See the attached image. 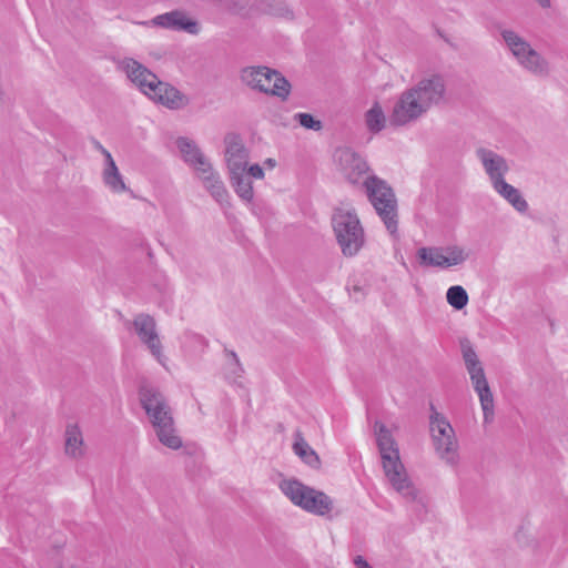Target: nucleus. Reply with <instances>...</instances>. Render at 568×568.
Returning <instances> with one entry per match:
<instances>
[{
  "mask_svg": "<svg viewBox=\"0 0 568 568\" xmlns=\"http://www.w3.org/2000/svg\"><path fill=\"white\" fill-rule=\"evenodd\" d=\"M382 466L390 486L406 500L425 506V498L410 480L399 457L397 443L386 426L376 422L374 425Z\"/></svg>",
  "mask_w": 568,
  "mask_h": 568,
  "instance_id": "obj_1",
  "label": "nucleus"
},
{
  "mask_svg": "<svg viewBox=\"0 0 568 568\" xmlns=\"http://www.w3.org/2000/svg\"><path fill=\"white\" fill-rule=\"evenodd\" d=\"M140 402L144 408L159 442L170 449L182 447V438L179 436L171 407L164 396L154 387L142 386L140 389Z\"/></svg>",
  "mask_w": 568,
  "mask_h": 568,
  "instance_id": "obj_2",
  "label": "nucleus"
},
{
  "mask_svg": "<svg viewBox=\"0 0 568 568\" xmlns=\"http://www.w3.org/2000/svg\"><path fill=\"white\" fill-rule=\"evenodd\" d=\"M499 34L505 48L521 70L537 78L549 77V61L526 38L510 28H500Z\"/></svg>",
  "mask_w": 568,
  "mask_h": 568,
  "instance_id": "obj_3",
  "label": "nucleus"
},
{
  "mask_svg": "<svg viewBox=\"0 0 568 568\" xmlns=\"http://www.w3.org/2000/svg\"><path fill=\"white\" fill-rule=\"evenodd\" d=\"M333 231L345 256H355L365 243V233L354 207L341 205L332 216Z\"/></svg>",
  "mask_w": 568,
  "mask_h": 568,
  "instance_id": "obj_4",
  "label": "nucleus"
},
{
  "mask_svg": "<svg viewBox=\"0 0 568 568\" xmlns=\"http://www.w3.org/2000/svg\"><path fill=\"white\" fill-rule=\"evenodd\" d=\"M365 193L383 221L387 231L395 235L397 233V200L393 189L378 176L371 174L363 180Z\"/></svg>",
  "mask_w": 568,
  "mask_h": 568,
  "instance_id": "obj_5",
  "label": "nucleus"
},
{
  "mask_svg": "<svg viewBox=\"0 0 568 568\" xmlns=\"http://www.w3.org/2000/svg\"><path fill=\"white\" fill-rule=\"evenodd\" d=\"M241 81L251 90L276 97L285 101L291 93V84L278 71L265 65H251L241 70Z\"/></svg>",
  "mask_w": 568,
  "mask_h": 568,
  "instance_id": "obj_6",
  "label": "nucleus"
},
{
  "mask_svg": "<svg viewBox=\"0 0 568 568\" xmlns=\"http://www.w3.org/2000/svg\"><path fill=\"white\" fill-rule=\"evenodd\" d=\"M462 355L473 387L477 393L484 415V423L489 424L494 419V396L488 385L484 367L468 341L460 345Z\"/></svg>",
  "mask_w": 568,
  "mask_h": 568,
  "instance_id": "obj_7",
  "label": "nucleus"
},
{
  "mask_svg": "<svg viewBox=\"0 0 568 568\" xmlns=\"http://www.w3.org/2000/svg\"><path fill=\"white\" fill-rule=\"evenodd\" d=\"M280 488L294 505L313 515L326 516L333 509L334 501L329 496L298 480H283Z\"/></svg>",
  "mask_w": 568,
  "mask_h": 568,
  "instance_id": "obj_8",
  "label": "nucleus"
},
{
  "mask_svg": "<svg viewBox=\"0 0 568 568\" xmlns=\"http://www.w3.org/2000/svg\"><path fill=\"white\" fill-rule=\"evenodd\" d=\"M429 428L433 444L439 458L450 466H456L459 456L455 430L445 416L436 412L433 405Z\"/></svg>",
  "mask_w": 568,
  "mask_h": 568,
  "instance_id": "obj_9",
  "label": "nucleus"
},
{
  "mask_svg": "<svg viewBox=\"0 0 568 568\" xmlns=\"http://www.w3.org/2000/svg\"><path fill=\"white\" fill-rule=\"evenodd\" d=\"M469 251L460 245L425 246L417 251L419 264L436 268L460 266L469 258Z\"/></svg>",
  "mask_w": 568,
  "mask_h": 568,
  "instance_id": "obj_10",
  "label": "nucleus"
},
{
  "mask_svg": "<svg viewBox=\"0 0 568 568\" xmlns=\"http://www.w3.org/2000/svg\"><path fill=\"white\" fill-rule=\"evenodd\" d=\"M224 143L227 174L247 170L255 180L264 179L263 168L257 163H250V151L237 134H227Z\"/></svg>",
  "mask_w": 568,
  "mask_h": 568,
  "instance_id": "obj_11",
  "label": "nucleus"
},
{
  "mask_svg": "<svg viewBox=\"0 0 568 568\" xmlns=\"http://www.w3.org/2000/svg\"><path fill=\"white\" fill-rule=\"evenodd\" d=\"M427 112L426 106L416 98L415 91L407 89L400 93L394 104L389 121L393 125L402 126L415 122Z\"/></svg>",
  "mask_w": 568,
  "mask_h": 568,
  "instance_id": "obj_12",
  "label": "nucleus"
},
{
  "mask_svg": "<svg viewBox=\"0 0 568 568\" xmlns=\"http://www.w3.org/2000/svg\"><path fill=\"white\" fill-rule=\"evenodd\" d=\"M335 160L349 183L363 186V180L368 175L369 168L358 153L349 148H341L335 152Z\"/></svg>",
  "mask_w": 568,
  "mask_h": 568,
  "instance_id": "obj_13",
  "label": "nucleus"
},
{
  "mask_svg": "<svg viewBox=\"0 0 568 568\" xmlns=\"http://www.w3.org/2000/svg\"><path fill=\"white\" fill-rule=\"evenodd\" d=\"M415 91L427 110L439 105L445 100L446 84L443 75L438 73L428 74L422 78L415 85L409 88Z\"/></svg>",
  "mask_w": 568,
  "mask_h": 568,
  "instance_id": "obj_14",
  "label": "nucleus"
},
{
  "mask_svg": "<svg viewBox=\"0 0 568 568\" xmlns=\"http://www.w3.org/2000/svg\"><path fill=\"white\" fill-rule=\"evenodd\" d=\"M133 326L140 341L148 347L155 359L165 367L166 357L162 353V343L156 332L154 318L146 314H139L133 321Z\"/></svg>",
  "mask_w": 568,
  "mask_h": 568,
  "instance_id": "obj_15",
  "label": "nucleus"
},
{
  "mask_svg": "<svg viewBox=\"0 0 568 568\" xmlns=\"http://www.w3.org/2000/svg\"><path fill=\"white\" fill-rule=\"evenodd\" d=\"M116 67L143 94L148 95L150 91L154 93L153 85L158 83V77L142 63L133 58H123Z\"/></svg>",
  "mask_w": 568,
  "mask_h": 568,
  "instance_id": "obj_16",
  "label": "nucleus"
},
{
  "mask_svg": "<svg viewBox=\"0 0 568 568\" xmlns=\"http://www.w3.org/2000/svg\"><path fill=\"white\" fill-rule=\"evenodd\" d=\"M206 192L222 206L230 207V193L220 175L212 164L206 165L195 173Z\"/></svg>",
  "mask_w": 568,
  "mask_h": 568,
  "instance_id": "obj_17",
  "label": "nucleus"
},
{
  "mask_svg": "<svg viewBox=\"0 0 568 568\" xmlns=\"http://www.w3.org/2000/svg\"><path fill=\"white\" fill-rule=\"evenodd\" d=\"M141 24L186 31L190 34H196L200 30L196 21L189 19L184 12L179 10L159 14L150 21L141 22Z\"/></svg>",
  "mask_w": 568,
  "mask_h": 568,
  "instance_id": "obj_18",
  "label": "nucleus"
},
{
  "mask_svg": "<svg viewBox=\"0 0 568 568\" xmlns=\"http://www.w3.org/2000/svg\"><path fill=\"white\" fill-rule=\"evenodd\" d=\"M475 153L485 173L487 174L490 184L500 179H504L508 173L509 165L507 160L494 150L481 146L478 148Z\"/></svg>",
  "mask_w": 568,
  "mask_h": 568,
  "instance_id": "obj_19",
  "label": "nucleus"
},
{
  "mask_svg": "<svg viewBox=\"0 0 568 568\" xmlns=\"http://www.w3.org/2000/svg\"><path fill=\"white\" fill-rule=\"evenodd\" d=\"M153 88L154 93L150 91L146 97L169 109L179 110L187 104L185 95L169 83L158 79V83Z\"/></svg>",
  "mask_w": 568,
  "mask_h": 568,
  "instance_id": "obj_20",
  "label": "nucleus"
},
{
  "mask_svg": "<svg viewBox=\"0 0 568 568\" xmlns=\"http://www.w3.org/2000/svg\"><path fill=\"white\" fill-rule=\"evenodd\" d=\"M176 146L184 162L190 165L195 173L206 168V165L212 164L193 140L181 136L176 140Z\"/></svg>",
  "mask_w": 568,
  "mask_h": 568,
  "instance_id": "obj_21",
  "label": "nucleus"
},
{
  "mask_svg": "<svg viewBox=\"0 0 568 568\" xmlns=\"http://www.w3.org/2000/svg\"><path fill=\"white\" fill-rule=\"evenodd\" d=\"M85 453L82 430L78 424H68L64 430V454L71 459L79 460L85 456Z\"/></svg>",
  "mask_w": 568,
  "mask_h": 568,
  "instance_id": "obj_22",
  "label": "nucleus"
},
{
  "mask_svg": "<svg viewBox=\"0 0 568 568\" xmlns=\"http://www.w3.org/2000/svg\"><path fill=\"white\" fill-rule=\"evenodd\" d=\"M102 181L104 185L113 193H123L129 190L122 174L120 173L111 153L104 151V165L102 170Z\"/></svg>",
  "mask_w": 568,
  "mask_h": 568,
  "instance_id": "obj_23",
  "label": "nucleus"
},
{
  "mask_svg": "<svg viewBox=\"0 0 568 568\" xmlns=\"http://www.w3.org/2000/svg\"><path fill=\"white\" fill-rule=\"evenodd\" d=\"M494 191L506 200L516 211L525 213L528 210V203L523 197L520 191L507 183L505 178L491 184Z\"/></svg>",
  "mask_w": 568,
  "mask_h": 568,
  "instance_id": "obj_24",
  "label": "nucleus"
},
{
  "mask_svg": "<svg viewBox=\"0 0 568 568\" xmlns=\"http://www.w3.org/2000/svg\"><path fill=\"white\" fill-rule=\"evenodd\" d=\"M230 183L236 195L244 202L251 203L254 199V189L252 180L254 179L248 171L229 174Z\"/></svg>",
  "mask_w": 568,
  "mask_h": 568,
  "instance_id": "obj_25",
  "label": "nucleus"
},
{
  "mask_svg": "<svg viewBox=\"0 0 568 568\" xmlns=\"http://www.w3.org/2000/svg\"><path fill=\"white\" fill-rule=\"evenodd\" d=\"M294 453L308 466L318 468L321 460L316 452L308 445V443L297 435L293 445Z\"/></svg>",
  "mask_w": 568,
  "mask_h": 568,
  "instance_id": "obj_26",
  "label": "nucleus"
},
{
  "mask_svg": "<svg viewBox=\"0 0 568 568\" xmlns=\"http://www.w3.org/2000/svg\"><path fill=\"white\" fill-rule=\"evenodd\" d=\"M365 124L369 132L378 133L386 125V116L382 105L375 102L365 113Z\"/></svg>",
  "mask_w": 568,
  "mask_h": 568,
  "instance_id": "obj_27",
  "label": "nucleus"
},
{
  "mask_svg": "<svg viewBox=\"0 0 568 568\" xmlns=\"http://www.w3.org/2000/svg\"><path fill=\"white\" fill-rule=\"evenodd\" d=\"M447 303L455 310H463L469 301L466 290L460 285L450 286L446 292Z\"/></svg>",
  "mask_w": 568,
  "mask_h": 568,
  "instance_id": "obj_28",
  "label": "nucleus"
},
{
  "mask_svg": "<svg viewBox=\"0 0 568 568\" xmlns=\"http://www.w3.org/2000/svg\"><path fill=\"white\" fill-rule=\"evenodd\" d=\"M229 356L231 357V361L225 368V375L230 381L235 383L242 376L243 368L234 352H230Z\"/></svg>",
  "mask_w": 568,
  "mask_h": 568,
  "instance_id": "obj_29",
  "label": "nucleus"
},
{
  "mask_svg": "<svg viewBox=\"0 0 568 568\" xmlns=\"http://www.w3.org/2000/svg\"><path fill=\"white\" fill-rule=\"evenodd\" d=\"M294 118L305 129L314 131H320L322 129V122L314 119V116L310 113H296Z\"/></svg>",
  "mask_w": 568,
  "mask_h": 568,
  "instance_id": "obj_30",
  "label": "nucleus"
},
{
  "mask_svg": "<svg viewBox=\"0 0 568 568\" xmlns=\"http://www.w3.org/2000/svg\"><path fill=\"white\" fill-rule=\"evenodd\" d=\"M270 13L280 18L292 19L293 12L285 2L275 0L270 6Z\"/></svg>",
  "mask_w": 568,
  "mask_h": 568,
  "instance_id": "obj_31",
  "label": "nucleus"
},
{
  "mask_svg": "<svg viewBox=\"0 0 568 568\" xmlns=\"http://www.w3.org/2000/svg\"><path fill=\"white\" fill-rule=\"evenodd\" d=\"M354 565L356 566V568H372V566L363 556H356L354 558Z\"/></svg>",
  "mask_w": 568,
  "mask_h": 568,
  "instance_id": "obj_32",
  "label": "nucleus"
},
{
  "mask_svg": "<svg viewBox=\"0 0 568 568\" xmlns=\"http://www.w3.org/2000/svg\"><path fill=\"white\" fill-rule=\"evenodd\" d=\"M65 544V537L63 534H57L55 540H54V547L59 548L62 547Z\"/></svg>",
  "mask_w": 568,
  "mask_h": 568,
  "instance_id": "obj_33",
  "label": "nucleus"
},
{
  "mask_svg": "<svg viewBox=\"0 0 568 568\" xmlns=\"http://www.w3.org/2000/svg\"><path fill=\"white\" fill-rule=\"evenodd\" d=\"M541 8L548 9L551 6L550 0H535Z\"/></svg>",
  "mask_w": 568,
  "mask_h": 568,
  "instance_id": "obj_34",
  "label": "nucleus"
},
{
  "mask_svg": "<svg viewBox=\"0 0 568 568\" xmlns=\"http://www.w3.org/2000/svg\"><path fill=\"white\" fill-rule=\"evenodd\" d=\"M264 165H266L268 169H274L276 166V161L268 158L265 160Z\"/></svg>",
  "mask_w": 568,
  "mask_h": 568,
  "instance_id": "obj_35",
  "label": "nucleus"
},
{
  "mask_svg": "<svg viewBox=\"0 0 568 568\" xmlns=\"http://www.w3.org/2000/svg\"><path fill=\"white\" fill-rule=\"evenodd\" d=\"M94 146L97 150H99L103 155H104V151H108L100 142L95 141L94 142Z\"/></svg>",
  "mask_w": 568,
  "mask_h": 568,
  "instance_id": "obj_36",
  "label": "nucleus"
}]
</instances>
